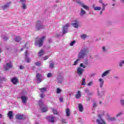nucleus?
<instances>
[{
  "label": "nucleus",
  "mask_w": 124,
  "mask_h": 124,
  "mask_svg": "<svg viewBox=\"0 0 124 124\" xmlns=\"http://www.w3.org/2000/svg\"><path fill=\"white\" fill-rule=\"evenodd\" d=\"M74 23L72 24V27L75 28V29H78V28H79V26H80L79 21L75 20H74Z\"/></svg>",
  "instance_id": "nucleus-7"
},
{
  "label": "nucleus",
  "mask_w": 124,
  "mask_h": 124,
  "mask_svg": "<svg viewBox=\"0 0 124 124\" xmlns=\"http://www.w3.org/2000/svg\"><path fill=\"white\" fill-rule=\"evenodd\" d=\"M85 92H86V93H88V92H89V90L88 89H85Z\"/></svg>",
  "instance_id": "nucleus-59"
},
{
  "label": "nucleus",
  "mask_w": 124,
  "mask_h": 124,
  "mask_svg": "<svg viewBox=\"0 0 124 124\" xmlns=\"http://www.w3.org/2000/svg\"><path fill=\"white\" fill-rule=\"evenodd\" d=\"M29 56V53H28V50H26L25 52V60L27 62H31V59L28 57Z\"/></svg>",
  "instance_id": "nucleus-19"
},
{
  "label": "nucleus",
  "mask_w": 124,
  "mask_h": 124,
  "mask_svg": "<svg viewBox=\"0 0 124 124\" xmlns=\"http://www.w3.org/2000/svg\"><path fill=\"white\" fill-rule=\"evenodd\" d=\"M11 81L14 85H16V84H18V78L16 77L13 78L11 79Z\"/></svg>",
  "instance_id": "nucleus-16"
},
{
  "label": "nucleus",
  "mask_w": 124,
  "mask_h": 124,
  "mask_svg": "<svg viewBox=\"0 0 124 124\" xmlns=\"http://www.w3.org/2000/svg\"><path fill=\"white\" fill-rule=\"evenodd\" d=\"M20 2L23 4V3H26V0H20Z\"/></svg>",
  "instance_id": "nucleus-48"
},
{
  "label": "nucleus",
  "mask_w": 124,
  "mask_h": 124,
  "mask_svg": "<svg viewBox=\"0 0 124 124\" xmlns=\"http://www.w3.org/2000/svg\"><path fill=\"white\" fill-rule=\"evenodd\" d=\"M50 68L53 69L54 68V64L53 63H51L49 65Z\"/></svg>",
  "instance_id": "nucleus-47"
},
{
  "label": "nucleus",
  "mask_w": 124,
  "mask_h": 124,
  "mask_svg": "<svg viewBox=\"0 0 124 124\" xmlns=\"http://www.w3.org/2000/svg\"><path fill=\"white\" fill-rule=\"evenodd\" d=\"M120 102L121 105H122V106L124 107V100L121 99Z\"/></svg>",
  "instance_id": "nucleus-44"
},
{
  "label": "nucleus",
  "mask_w": 124,
  "mask_h": 124,
  "mask_svg": "<svg viewBox=\"0 0 124 124\" xmlns=\"http://www.w3.org/2000/svg\"><path fill=\"white\" fill-rule=\"evenodd\" d=\"M77 2H78V3H79V4H80V6L81 7H83V8H84V9H86L87 10V9H88L89 7L84 4H83V3L82 2H81V1H80L79 0H76Z\"/></svg>",
  "instance_id": "nucleus-9"
},
{
  "label": "nucleus",
  "mask_w": 124,
  "mask_h": 124,
  "mask_svg": "<svg viewBox=\"0 0 124 124\" xmlns=\"http://www.w3.org/2000/svg\"><path fill=\"white\" fill-rule=\"evenodd\" d=\"M80 62V58L78 59L74 63L73 65H77Z\"/></svg>",
  "instance_id": "nucleus-30"
},
{
  "label": "nucleus",
  "mask_w": 124,
  "mask_h": 124,
  "mask_svg": "<svg viewBox=\"0 0 124 124\" xmlns=\"http://www.w3.org/2000/svg\"><path fill=\"white\" fill-rule=\"evenodd\" d=\"M93 108H94V107H96V103H93Z\"/></svg>",
  "instance_id": "nucleus-55"
},
{
  "label": "nucleus",
  "mask_w": 124,
  "mask_h": 124,
  "mask_svg": "<svg viewBox=\"0 0 124 124\" xmlns=\"http://www.w3.org/2000/svg\"><path fill=\"white\" fill-rule=\"evenodd\" d=\"M39 104L43 112H47L48 111V108H47V107H44V104H43L42 100H40Z\"/></svg>",
  "instance_id": "nucleus-5"
},
{
  "label": "nucleus",
  "mask_w": 124,
  "mask_h": 124,
  "mask_svg": "<svg viewBox=\"0 0 124 124\" xmlns=\"http://www.w3.org/2000/svg\"><path fill=\"white\" fill-rule=\"evenodd\" d=\"M122 115H123V112H120L119 113H118L117 114H116V118H118V117H120V116H122Z\"/></svg>",
  "instance_id": "nucleus-43"
},
{
  "label": "nucleus",
  "mask_w": 124,
  "mask_h": 124,
  "mask_svg": "<svg viewBox=\"0 0 124 124\" xmlns=\"http://www.w3.org/2000/svg\"><path fill=\"white\" fill-rule=\"evenodd\" d=\"M75 41H72L70 43V46H73V45H74L75 44Z\"/></svg>",
  "instance_id": "nucleus-46"
},
{
  "label": "nucleus",
  "mask_w": 124,
  "mask_h": 124,
  "mask_svg": "<svg viewBox=\"0 0 124 124\" xmlns=\"http://www.w3.org/2000/svg\"><path fill=\"white\" fill-rule=\"evenodd\" d=\"M99 3L102 4V9L100 12L101 14H102V12H103V11H104V10H105V7L107 6V5H108V4L103 3V0H99Z\"/></svg>",
  "instance_id": "nucleus-8"
},
{
  "label": "nucleus",
  "mask_w": 124,
  "mask_h": 124,
  "mask_svg": "<svg viewBox=\"0 0 124 124\" xmlns=\"http://www.w3.org/2000/svg\"><path fill=\"white\" fill-rule=\"evenodd\" d=\"M66 114L67 117H69V116H70V110L69 109V108H66Z\"/></svg>",
  "instance_id": "nucleus-26"
},
{
  "label": "nucleus",
  "mask_w": 124,
  "mask_h": 124,
  "mask_svg": "<svg viewBox=\"0 0 124 124\" xmlns=\"http://www.w3.org/2000/svg\"><path fill=\"white\" fill-rule=\"evenodd\" d=\"M98 82L99 83L100 87L102 88L103 85H104V80L102 78H99L98 79Z\"/></svg>",
  "instance_id": "nucleus-18"
},
{
  "label": "nucleus",
  "mask_w": 124,
  "mask_h": 124,
  "mask_svg": "<svg viewBox=\"0 0 124 124\" xmlns=\"http://www.w3.org/2000/svg\"><path fill=\"white\" fill-rule=\"evenodd\" d=\"M101 113H102V114H100L101 116H103V115H104L105 112L104 111H101Z\"/></svg>",
  "instance_id": "nucleus-56"
},
{
  "label": "nucleus",
  "mask_w": 124,
  "mask_h": 124,
  "mask_svg": "<svg viewBox=\"0 0 124 124\" xmlns=\"http://www.w3.org/2000/svg\"><path fill=\"white\" fill-rule=\"evenodd\" d=\"M3 39L5 40V41H6V40H8V37L6 36H3L2 37Z\"/></svg>",
  "instance_id": "nucleus-45"
},
{
  "label": "nucleus",
  "mask_w": 124,
  "mask_h": 124,
  "mask_svg": "<svg viewBox=\"0 0 124 124\" xmlns=\"http://www.w3.org/2000/svg\"><path fill=\"white\" fill-rule=\"evenodd\" d=\"M12 67V63L9 62L7 63L4 66V68L5 70H8V69Z\"/></svg>",
  "instance_id": "nucleus-11"
},
{
  "label": "nucleus",
  "mask_w": 124,
  "mask_h": 124,
  "mask_svg": "<svg viewBox=\"0 0 124 124\" xmlns=\"http://www.w3.org/2000/svg\"><path fill=\"white\" fill-rule=\"evenodd\" d=\"M111 72V70H107L102 74V78H103V77H105V76H107L108 74H110V73Z\"/></svg>",
  "instance_id": "nucleus-15"
},
{
  "label": "nucleus",
  "mask_w": 124,
  "mask_h": 124,
  "mask_svg": "<svg viewBox=\"0 0 124 124\" xmlns=\"http://www.w3.org/2000/svg\"><path fill=\"white\" fill-rule=\"evenodd\" d=\"M124 60H121L119 62V66L120 67H123V65H124Z\"/></svg>",
  "instance_id": "nucleus-31"
},
{
  "label": "nucleus",
  "mask_w": 124,
  "mask_h": 124,
  "mask_svg": "<svg viewBox=\"0 0 124 124\" xmlns=\"http://www.w3.org/2000/svg\"><path fill=\"white\" fill-rule=\"evenodd\" d=\"M109 120H110V121H116V118H114V117H113V118H110L109 119Z\"/></svg>",
  "instance_id": "nucleus-52"
},
{
  "label": "nucleus",
  "mask_w": 124,
  "mask_h": 124,
  "mask_svg": "<svg viewBox=\"0 0 124 124\" xmlns=\"http://www.w3.org/2000/svg\"><path fill=\"white\" fill-rule=\"evenodd\" d=\"M53 112L55 115H58V111L56 109H53Z\"/></svg>",
  "instance_id": "nucleus-49"
},
{
  "label": "nucleus",
  "mask_w": 124,
  "mask_h": 124,
  "mask_svg": "<svg viewBox=\"0 0 124 124\" xmlns=\"http://www.w3.org/2000/svg\"><path fill=\"white\" fill-rule=\"evenodd\" d=\"M93 10H95V11L101 10V7L95 6V5L94 4L93 5Z\"/></svg>",
  "instance_id": "nucleus-21"
},
{
  "label": "nucleus",
  "mask_w": 124,
  "mask_h": 124,
  "mask_svg": "<svg viewBox=\"0 0 124 124\" xmlns=\"http://www.w3.org/2000/svg\"><path fill=\"white\" fill-rule=\"evenodd\" d=\"M70 27V24L67 23L64 26H63L62 28V34H65L67 32V29Z\"/></svg>",
  "instance_id": "nucleus-6"
},
{
  "label": "nucleus",
  "mask_w": 124,
  "mask_h": 124,
  "mask_svg": "<svg viewBox=\"0 0 124 124\" xmlns=\"http://www.w3.org/2000/svg\"><path fill=\"white\" fill-rule=\"evenodd\" d=\"M35 64L37 66H40L41 65V62H36L35 63Z\"/></svg>",
  "instance_id": "nucleus-42"
},
{
  "label": "nucleus",
  "mask_w": 124,
  "mask_h": 124,
  "mask_svg": "<svg viewBox=\"0 0 124 124\" xmlns=\"http://www.w3.org/2000/svg\"><path fill=\"white\" fill-rule=\"evenodd\" d=\"M44 55V51L43 50H41L38 53L39 57H41V56H43Z\"/></svg>",
  "instance_id": "nucleus-28"
},
{
  "label": "nucleus",
  "mask_w": 124,
  "mask_h": 124,
  "mask_svg": "<svg viewBox=\"0 0 124 124\" xmlns=\"http://www.w3.org/2000/svg\"><path fill=\"white\" fill-rule=\"evenodd\" d=\"M81 92L78 91L77 93L75 95V97H76V98H77V99H79V98H80V97H81Z\"/></svg>",
  "instance_id": "nucleus-25"
},
{
  "label": "nucleus",
  "mask_w": 124,
  "mask_h": 124,
  "mask_svg": "<svg viewBox=\"0 0 124 124\" xmlns=\"http://www.w3.org/2000/svg\"><path fill=\"white\" fill-rule=\"evenodd\" d=\"M93 81H90L87 84V86L88 87H91V86H93Z\"/></svg>",
  "instance_id": "nucleus-36"
},
{
  "label": "nucleus",
  "mask_w": 124,
  "mask_h": 124,
  "mask_svg": "<svg viewBox=\"0 0 124 124\" xmlns=\"http://www.w3.org/2000/svg\"><path fill=\"white\" fill-rule=\"evenodd\" d=\"M15 41H16V42H19V41H21V38H20L19 37H16L15 38Z\"/></svg>",
  "instance_id": "nucleus-39"
},
{
  "label": "nucleus",
  "mask_w": 124,
  "mask_h": 124,
  "mask_svg": "<svg viewBox=\"0 0 124 124\" xmlns=\"http://www.w3.org/2000/svg\"><path fill=\"white\" fill-rule=\"evenodd\" d=\"M40 90L41 91V93H45V92H46V88H42L40 89Z\"/></svg>",
  "instance_id": "nucleus-38"
},
{
  "label": "nucleus",
  "mask_w": 124,
  "mask_h": 124,
  "mask_svg": "<svg viewBox=\"0 0 124 124\" xmlns=\"http://www.w3.org/2000/svg\"><path fill=\"white\" fill-rule=\"evenodd\" d=\"M86 64H84V63H81L79 65V67H82V68H86Z\"/></svg>",
  "instance_id": "nucleus-35"
},
{
  "label": "nucleus",
  "mask_w": 124,
  "mask_h": 124,
  "mask_svg": "<svg viewBox=\"0 0 124 124\" xmlns=\"http://www.w3.org/2000/svg\"><path fill=\"white\" fill-rule=\"evenodd\" d=\"M21 8L24 10L27 9V4L25 3L22 4Z\"/></svg>",
  "instance_id": "nucleus-32"
},
{
  "label": "nucleus",
  "mask_w": 124,
  "mask_h": 124,
  "mask_svg": "<svg viewBox=\"0 0 124 124\" xmlns=\"http://www.w3.org/2000/svg\"><path fill=\"white\" fill-rule=\"evenodd\" d=\"M62 124H66V120L65 119H62Z\"/></svg>",
  "instance_id": "nucleus-51"
},
{
  "label": "nucleus",
  "mask_w": 124,
  "mask_h": 124,
  "mask_svg": "<svg viewBox=\"0 0 124 124\" xmlns=\"http://www.w3.org/2000/svg\"><path fill=\"white\" fill-rule=\"evenodd\" d=\"M19 68H20V69H24V66H20Z\"/></svg>",
  "instance_id": "nucleus-58"
},
{
  "label": "nucleus",
  "mask_w": 124,
  "mask_h": 124,
  "mask_svg": "<svg viewBox=\"0 0 124 124\" xmlns=\"http://www.w3.org/2000/svg\"><path fill=\"white\" fill-rule=\"evenodd\" d=\"M102 92H103V93L101 94V95H100V93H99V92H98L97 93L98 95H101V96H102V95H104V93H105V90H103Z\"/></svg>",
  "instance_id": "nucleus-41"
},
{
  "label": "nucleus",
  "mask_w": 124,
  "mask_h": 124,
  "mask_svg": "<svg viewBox=\"0 0 124 124\" xmlns=\"http://www.w3.org/2000/svg\"><path fill=\"white\" fill-rule=\"evenodd\" d=\"M62 92V89H61L60 88H57L56 90L57 93H61Z\"/></svg>",
  "instance_id": "nucleus-40"
},
{
  "label": "nucleus",
  "mask_w": 124,
  "mask_h": 124,
  "mask_svg": "<svg viewBox=\"0 0 124 124\" xmlns=\"http://www.w3.org/2000/svg\"><path fill=\"white\" fill-rule=\"evenodd\" d=\"M41 76L42 75L39 73L36 74V81L37 83H40V82L42 81V79H41Z\"/></svg>",
  "instance_id": "nucleus-12"
},
{
  "label": "nucleus",
  "mask_w": 124,
  "mask_h": 124,
  "mask_svg": "<svg viewBox=\"0 0 124 124\" xmlns=\"http://www.w3.org/2000/svg\"><path fill=\"white\" fill-rule=\"evenodd\" d=\"M80 37L82 39H85V38H87V35L86 34H81Z\"/></svg>",
  "instance_id": "nucleus-34"
},
{
  "label": "nucleus",
  "mask_w": 124,
  "mask_h": 124,
  "mask_svg": "<svg viewBox=\"0 0 124 124\" xmlns=\"http://www.w3.org/2000/svg\"><path fill=\"white\" fill-rule=\"evenodd\" d=\"M102 50H103V52H106V51H107L106 48H105V46H103L102 47Z\"/></svg>",
  "instance_id": "nucleus-53"
},
{
  "label": "nucleus",
  "mask_w": 124,
  "mask_h": 124,
  "mask_svg": "<svg viewBox=\"0 0 124 124\" xmlns=\"http://www.w3.org/2000/svg\"><path fill=\"white\" fill-rule=\"evenodd\" d=\"M21 99L22 100V103L24 104H27V101H28V97L26 96H21Z\"/></svg>",
  "instance_id": "nucleus-13"
},
{
  "label": "nucleus",
  "mask_w": 124,
  "mask_h": 124,
  "mask_svg": "<svg viewBox=\"0 0 124 124\" xmlns=\"http://www.w3.org/2000/svg\"><path fill=\"white\" fill-rule=\"evenodd\" d=\"M87 51L88 49L82 48L78 55V59H82L84 64H86V65L89 63V61H88V55H87Z\"/></svg>",
  "instance_id": "nucleus-1"
},
{
  "label": "nucleus",
  "mask_w": 124,
  "mask_h": 124,
  "mask_svg": "<svg viewBox=\"0 0 124 124\" xmlns=\"http://www.w3.org/2000/svg\"><path fill=\"white\" fill-rule=\"evenodd\" d=\"M10 2L7 3L6 4L4 5V6H2L1 8L3 10H6L7 8H9V5L10 4Z\"/></svg>",
  "instance_id": "nucleus-23"
},
{
  "label": "nucleus",
  "mask_w": 124,
  "mask_h": 124,
  "mask_svg": "<svg viewBox=\"0 0 124 124\" xmlns=\"http://www.w3.org/2000/svg\"><path fill=\"white\" fill-rule=\"evenodd\" d=\"M0 119H2V115L1 114H0Z\"/></svg>",
  "instance_id": "nucleus-60"
},
{
  "label": "nucleus",
  "mask_w": 124,
  "mask_h": 124,
  "mask_svg": "<svg viewBox=\"0 0 124 124\" xmlns=\"http://www.w3.org/2000/svg\"><path fill=\"white\" fill-rule=\"evenodd\" d=\"M86 85V78H82L81 80V86H85Z\"/></svg>",
  "instance_id": "nucleus-27"
},
{
  "label": "nucleus",
  "mask_w": 124,
  "mask_h": 124,
  "mask_svg": "<svg viewBox=\"0 0 124 124\" xmlns=\"http://www.w3.org/2000/svg\"><path fill=\"white\" fill-rule=\"evenodd\" d=\"M99 118H100V119H97L96 122L98 124H106V122L104 121V120L102 119L101 117H100V115H99Z\"/></svg>",
  "instance_id": "nucleus-10"
},
{
  "label": "nucleus",
  "mask_w": 124,
  "mask_h": 124,
  "mask_svg": "<svg viewBox=\"0 0 124 124\" xmlns=\"http://www.w3.org/2000/svg\"><path fill=\"white\" fill-rule=\"evenodd\" d=\"M112 1H116V0H112Z\"/></svg>",
  "instance_id": "nucleus-64"
},
{
  "label": "nucleus",
  "mask_w": 124,
  "mask_h": 124,
  "mask_svg": "<svg viewBox=\"0 0 124 124\" xmlns=\"http://www.w3.org/2000/svg\"><path fill=\"white\" fill-rule=\"evenodd\" d=\"M40 97H41L42 98H43V97H44V94H40Z\"/></svg>",
  "instance_id": "nucleus-57"
},
{
  "label": "nucleus",
  "mask_w": 124,
  "mask_h": 124,
  "mask_svg": "<svg viewBox=\"0 0 124 124\" xmlns=\"http://www.w3.org/2000/svg\"><path fill=\"white\" fill-rule=\"evenodd\" d=\"M59 100H60V102H63V100L62 99V97L61 96L59 98Z\"/></svg>",
  "instance_id": "nucleus-50"
},
{
  "label": "nucleus",
  "mask_w": 124,
  "mask_h": 124,
  "mask_svg": "<svg viewBox=\"0 0 124 124\" xmlns=\"http://www.w3.org/2000/svg\"><path fill=\"white\" fill-rule=\"evenodd\" d=\"M83 72H84V69H82L81 67L78 68L77 73L79 76L83 74Z\"/></svg>",
  "instance_id": "nucleus-14"
},
{
  "label": "nucleus",
  "mask_w": 124,
  "mask_h": 124,
  "mask_svg": "<svg viewBox=\"0 0 124 124\" xmlns=\"http://www.w3.org/2000/svg\"><path fill=\"white\" fill-rule=\"evenodd\" d=\"M45 37H46L45 36H43L40 39H38V38H37L35 42V45L36 46H39V47H41L42 46H43V41H44V40L45 39Z\"/></svg>",
  "instance_id": "nucleus-2"
},
{
  "label": "nucleus",
  "mask_w": 124,
  "mask_h": 124,
  "mask_svg": "<svg viewBox=\"0 0 124 124\" xmlns=\"http://www.w3.org/2000/svg\"><path fill=\"white\" fill-rule=\"evenodd\" d=\"M47 120L50 122V123H55V117L53 116H48Z\"/></svg>",
  "instance_id": "nucleus-17"
},
{
  "label": "nucleus",
  "mask_w": 124,
  "mask_h": 124,
  "mask_svg": "<svg viewBox=\"0 0 124 124\" xmlns=\"http://www.w3.org/2000/svg\"><path fill=\"white\" fill-rule=\"evenodd\" d=\"M16 119H17L18 120H24V115H21V114H17L16 115Z\"/></svg>",
  "instance_id": "nucleus-22"
},
{
  "label": "nucleus",
  "mask_w": 124,
  "mask_h": 124,
  "mask_svg": "<svg viewBox=\"0 0 124 124\" xmlns=\"http://www.w3.org/2000/svg\"><path fill=\"white\" fill-rule=\"evenodd\" d=\"M45 28V26L42 24V22L40 20H38L36 24L35 29L36 31H40Z\"/></svg>",
  "instance_id": "nucleus-3"
},
{
  "label": "nucleus",
  "mask_w": 124,
  "mask_h": 124,
  "mask_svg": "<svg viewBox=\"0 0 124 124\" xmlns=\"http://www.w3.org/2000/svg\"><path fill=\"white\" fill-rule=\"evenodd\" d=\"M49 58V56H45L44 57V61H46V60H48V58Z\"/></svg>",
  "instance_id": "nucleus-54"
},
{
  "label": "nucleus",
  "mask_w": 124,
  "mask_h": 124,
  "mask_svg": "<svg viewBox=\"0 0 124 124\" xmlns=\"http://www.w3.org/2000/svg\"><path fill=\"white\" fill-rule=\"evenodd\" d=\"M51 77H53V74L52 73H49L47 75V78H51Z\"/></svg>",
  "instance_id": "nucleus-37"
},
{
  "label": "nucleus",
  "mask_w": 124,
  "mask_h": 124,
  "mask_svg": "<svg viewBox=\"0 0 124 124\" xmlns=\"http://www.w3.org/2000/svg\"><path fill=\"white\" fill-rule=\"evenodd\" d=\"M2 81H6V78H0V82H1ZM2 87V85L0 84V88H1Z\"/></svg>",
  "instance_id": "nucleus-33"
},
{
  "label": "nucleus",
  "mask_w": 124,
  "mask_h": 124,
  "mask_svg": "<svg viewBox=\"0 0 124 124\" xmlns=\"http://www.w3.org/2000/svg\"><path fill=\"white\" fill-rule=\"evenodd\" d=\"M78 109L80 112H83V106L81 104H78Z\"/></svg>",
  "instance_id": "nucleus-29"
},
{
  "label": "nucleus",
  "mask_w": 124,
  "mask_h": 124,
  "mask_svg": "<svg viewBox=\"0 0 124 124\" xmlns=\"http://www.w3.org/2000/svg\"><path fill=\"white\" fill-rule=\"evenodd\" d=\"M25 48H26V47H23V48H21V51H23V49H25Z\"/></svg>",
  "instance_id": "nucleus-61"
},
{
  "label": "nucleus",
  "mask_w": 124,
  "mask_h": 124,
  "mask_svg": "<svg viewBox=\"0 0 124 124\" xmlns=\"http://www.w3.org/2000/svg\"><path fill=\"white\" fill-rule=\"evenodd\" d=\"M86 14V12L85 11V10H84L83 8H81L80 12L79 13L80 16H81V17H83L84 15H85Z\"/></svg>",
  "instance_id": "nucleus-20"
},
{
  "label": "nucleus",
  "mask_w": 124,
  "mask_h": 124,
  "mask_svg": "<svg viewBox=\"0 0 124 124\" xmlns=\"http://www.w3.org/2000/svg\"><path fill=\"white\" fill-rule=\"evenodd\" d=\"M8 117L11 120L13 118V112H12V111H9L8 113Z\"/></svg>",
  "instance_id": "nucleus-24"
},
{
  "label": "nucleus",
  "mask_w": 124,
  "mask_h": 124,
  "mask_svg": "<svg viewBox=\"0 0 124 124\" xmlns=\"http://www.w3.org/2000/svg\"><path fill=\"white\" fill-rule=\"evenodd\" d=\"M56 81L58 84H62V83H63V76H62L61 74H58L56 79Z\"/></svg>",
  "instance_id": "nucleus-4"
},
{
  "label": "nucleus",
  "mask_w": 124,
  "mask_h": 124,
  "mask_svg": "<svg viewBox=\"0 0 124 124\" xmlns=\"http://www.w3.org/2000/svg\"><path fill=\"white\" fill-rule=\"evenodd\" d=\"M122 2H124V0H121Z\"/></svg>",
  "instance_id": "nucleus-62"
},
{
  "label": "nucleus",
  "mask_w": 124,
  "mask_h": 124,
  "mask_svg": "<svg viewBox=\"0 0 124 124\" xmlns=\"http://www.w3.org/2000/svg\"><path fill=\"white\" fill-rule=\"evenodd\" d=\"M112 6H115V4H112Z\"/></svg>",
  "instance_id": "nucleus-63"
}]
</instances>
